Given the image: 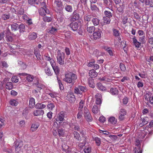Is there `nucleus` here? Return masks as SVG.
Wrapping results in <instances>:
<instances>
[{"label": "nucleus", "instance_id": "f257e3e1", "mask_svg": "<svg viewBox=\"0 0 153 153\" xmlns=\"http://www.w3.org/2000/svg\"><path fill=\"white\" fill-rule=\"evenodd\" d=\"M65 56V53H61L59 50L58 51L57 56V62L61 65H63L64 64V59Z\"/></svg>", "mask_w": 153, "mask_h": 153}, {"label": "nucleus", "instance_id": "f03ea898", "mask_svg": "<svg viewBox=\"0 0 153 153\" xmlns=\"http://www.w3.org/2000/svg\"><path fill=\"white\" fill-rule=\"evenodd\" d=\"M87 91L86 86L81 85H78L77 87H76L74 88V92L75 94H81V92H85Z\"/></svg>", "mask_w": 153, "mask_h": 153}, {"label": "nucleus", "instance_id": "7ed1b4c3", "mask_svg": "<svg viewBox=\"0 0 153 153\" xmlns=\"http://www.w3.org/2000/svg\"><path fill=\"white\" fill-rule=\"evenodd\" d=\"M79 13L78 10H74L72 16L71 18V21L74 22L78 20L80 18Z\"/></svg>", "mask_w": 153, "mask_h": 153}, {"label": "nucleus", "instance_id": "20e7f679", "mask_svg": "<svg viewBox=\"0 0 153 153\" xmlns=\"http://www.w3.org/2000/svg\"><path fill=\"white\" fill-rule=\"evenodd\" d=\"M15 147V151L16 152H19L20 150V148L23 145V141L21 140H19L14 142Z\"/></svg>", "mask_w": 153, "mask_h": 153}, {"label": "nucleus", "instance_id": "39448f33", "mask_svg": "<svg viewBox=\"0 0 153 153\" xmlns=\"http://www.w3.org/2000/svg\"><path fill=\"white\" fill-rule=\"evenodd\" d=\"M148 127H147L145 129V130L142 131H139L138 133L140 134L139 135V138H141V139H143L145 137L148 133H149V131L151 130L150 129H148Z\"/></svg>", "mask_w": 153, "mask_h": 153}, {"label": "nucleus", "instance_id": "423d86ee", "mask_svg": "<svg viewBox=\"0 0 153 153\" xmlns=\"http://www.w3.org/2000/svg\"><path fill=\"white\" fill-rule=\"evenodd\" d=\"M65 116V113L63 111H61L57 115V117L56 119V121L57 122H59V123H60V122H62L64 120V117Z\"/></svg>", "mask_w": 153, "mask_h": 153}, {"label": "nucleus", "instance_id": "0eeeda50", "mask_svg": "<svg viewBox=\"0 0 153 153\" xmlns=\"http://www.w3.org/2000/svg\"><path fill=\"white\" fill-rule=\"evenodd\" d=\"M102 31L100 29L95 30L93 34L94 38L95 39H100L101 37Z\"/></svg>", "mask_w": 153, "mask_h": 153}, {"label": "nucleus", "instance_id": "6e6552de", "mask_svg": "<svg viewBox=\"0 0 153 153\" xmlns=\"http://www.w3.org/2000/svg\"><path fill=\"white\" fill-rule=\"evenodd\" d=\"M39 14L40 15L43 17L48 13H50L49 10L47 8L45 9L43 7H41L39 10Z\"/></svg>", "mask_w": 153, "mask_h": 153}, {"label": "nucleus", "instance_id": "1a4fd4ad", "mask_svg": "<svg viewBox=\"0 0 153 153\" xmlns=\"http://www.w3.org/2000/svg\"><path fill=\"white\" fill-rule=\"evenodd\" d=\"M148 121V118L147 117H144L141 118L139 121L140 123L139 126L142 127L143 125L147 124Z\"/></svg>", "mask_w": 153, "mask_h": 153}, {"label": "nucleus", "instance_id": "9d476101", "mask_svg": "<svg viewBox=\"0 0 153 153\" xmlns=\"http://www.w3.org/2000/svg\"><path fill=\"white\" fill-rule=\"evenodd\" d=\"M69 27L74 31H76L78 27V24L77 22L71 23L69 25Z\"/></svg>", "mask_w": 153, "mask_h": 153}, {"label": "nucleus", "instance_id": "9b49d317", "mask_svg": "<svg viewBox=\"0 0 153 153\" xmlns=\"http://www.w3.org/2000/svg\"><path fill=\"white\" fill-rule=\"evenodd\" d=\"M87 31L90 33H92L93 32H94L95 31V27L94 26H90L89 25L88 22H87L86 24L85 25Z\"/></svg>", "mask_w": 153, "mask_h": 153}, {"label": "nucleus", "instance_id": "f8f14e48", "mask_svg": "<svg viewBox=\"0 0 153 153\" xmlns=\"http://www.w3.org/2000/svg\"><path fill=\"white\" fill-rule=\"evenodd\" d=\"M51 16V15L49 14V13H48L43 17L42 19L45 22H50L52 20Z\"/></svg>", "mask_w": 153, "mask_h": 153}, {"label": "nucleus", "instance_id": "ddd939ff", "mask_svg": "<svg viewBox=\"0 0 153 153\" xmlns=\"http://www.w3.org/2000/svg\"><path fill=\"white\" fill-rule=\"evenodd\" d=\"M95 97L96 98V103L97 105L100 104L102 102L101 94H100L97 93L95 95Z\"/></svg>", "mask_w": 153, "mask_h": 153}, {"label": "nucleus", "instance_id": "4468645a", "mask_svg": "<svg viewBox=\"0 0 153 153\" xmlns=\"http://www.w3.org/2000/svg\"><path fill=\"white\" fill-rule=\"evenodd\" d=\"M135 145L138 147V148L135 151V153H142V150L140 149V141L139 140H136L135 141Z\"/></svg>", "mask_w": 153, "mask_h": 153}, {"label": "nucleus", "instance_id": "2eb2a0df", "mask_svg": "<svg viewBox=\"0 0 153 153\" xmlns=\"http://www.w3.org/2000/svg\"><path fill=\"white\" fill-rule=\"evenodd\" d=\"M145 99L150 104L153 105V96H151L150 94H147L145 95Z\"/></svg>", "mask_w": 153, "mask_h": 153}, {"label": "nucleus", "instance_id": "dca6fc26", "mask_svg": "<svg viewBox=\"0 0 153 153\" xmlns=\"http://www.w3.org/2000/svg\"><path fill=\"white\" fill-rule=\"evenodd\" d=\"M133 43L136 48H139L141 45V42L138 41L135 36H134L133 38Z\"/></svg>", "mask_w": 153, "mask_h": 153}, {"label": "nucleus", "instance_id": "f3484780", "mask_svg": "<svg viewBox=\"0 0 153 153\" xmlns=\"http://www.w3.org/2000/svg\"><path fill=\"white\" fill-rule=\"evenodd\" d=\"M57 31V28L53 27L47 30V32L48 33L52 34H54L56 33Z\"/></svg>", "mask_w": 153, "mask_h": 153}, {"label": "nucleus", "instance_id": "a211bd4d", "mask_svg": "<svg viewBox=\"0 0 153 153\" xmlns=\"http://www.w3.org/2000/svg\"><path fill=\"white\" fill-rule=\"evenodd\" d=\"M35 84L37 86L38 88L37 90H33V92L34 94L37 93L38 92V91H40L42 89L44 88V86L43 85H39V82L38 81H37L36 83H35Z\"/></svg>", "mask_w": 153, "mask_h": 153}, {"label": "nucleus", "instance_id": "6ab92c4d", "mask_svg": "<svg viewBox=\"0 0 153 153\" xmlns=\"http://www.w3.org/2000/svg\"><path fill=\"white\" fill-rule=\"evenodd\" d=\"M44 114V111L42 110H36L33 112V114L35 116H39L43 115Z\"/></svg>", "mask_w": 153, "mask_h": 153}, {"label": "nucleus", "instance_id": "aec40b11", "mask_svg": "<svg viewBox=\"0 0 153 153\" xmlns=\"http://www.w3.org/2000/svg\"><path fill=\"white\" fill-rule=\"evenodd\" d=\"M6 40L7 42H12L14 40V39L11 34H7L5 37Z\"/></svg>", "mask_w": 153, "mask_h": 153}, {"label": "nucleus", "instance_id": "412c9836", "mask_svg": "<svg viewBox=\"0 0 153 153\" xmlns=\"http://www.w3.org/2000/svg\"><path fill=\"white\" fill-rule=\"evenodd\" d=\"M37 37V34L36 33L33 32L29 33L28 38L29 39L33 40L35 39Z\"/></svg>", "mask_w": 153, "mask_h": 153}, {"label": "nucleus", "instance_id": "4be33fe9", "mask_svg": "<svg viewBox=\"0 0 153 153\" xmlns=\"http://www.w3.org/2000/svg\"><path fill=\"white\" fill-rule=\"evenodd\" d=\"M62 148L63 150L66 152V153H70L71 151V148L69 147L65 144H62Z\"/></svg>", "mask_w": 153, "mask_h": 153}, {"label": "nucleus", "instance_id": "5701e85b", "mask_svg": "<svg viewBox=\"0 0 153 153\" xmlns=\"http://www.w3.org/2000/svg\"><path fill=\"white\" fill-rule=\"evenodd\" d=\"M35 105V99L32 98H30L29 100V107L31 108H33Z\"/></svg>", "mask_w": 153, "mask_h": 153}, {"label": "nucleus", "instance_id": "b1692460", "mask_svg": "<svg viewBox=\"0 0 153 153\" xmlns=\"http://www.w3.org/2000/svg\"><path fill=\"white\" fill-rule=\"evenodd\" d=\"M92 77H89L88 79V83L89 86L92 88H94L95 87L94 82V80Z\"/></svg>", "mask_w": 153, "mask_h": 153}, {"label": "nucleus", "instance_id": "393cba45", "mask_svg": "<svg viewBox=\"0 0 153 153\" xmlns=\"http://www.w3.org/2000/svg\"><path fill=\"white\" fill-rule=\"evenodd\" d=\"M108 121L111 124L113 125L116 124L117 121V119L114 117H110L108 119Z\"/></svg>", "mask_w": 153, "mask_h": 153}, {"label": "nucleus", "instance_id": "a878e982", "mask_svg": "<svg viewBox=\"0 0 153 153\" xmlns=\"http://www.w3.org/2000/svg\"><path fill=\"white\" fill-rule=\"evenodd\" d=\"M84 117L85 120L88 122H91L93 120V118L90 114H84Z\"/></svg>", "mask_w": 153, "mask_h": 153}, {"label": "nucleus", "instance_id": "bb28decb", "mask_svg": "<svg viewBox=\"0 0 153 153\" xmlns=\"http://www.w3.org/2000/svg\"><path fill=\"white\" fill-rule=\"evenodd\" d=\"M19 25L16 23H14L11 25V30L15 31L17 30L19 28Z\"/></svg>", "mask_w": 153, "mask_h": 153}, {"label": "nucleus", "instance_id": "cd10ccee", "mask_svg": "<svg viewBox=\"0 0 153 153\" xmlns=\"http://www.w3.org/2000/svg\"><path fill=\"white\" fill-rule=\"evenodd\" d=\"M94 26L98 25L100 23V20L97 18L93 17L91 21Z\"/></svg>", "mask_w": 153, "mask_h": 153}, {"label": "nucleus", "instance_id": "c85d7f7f", "mask_svg": "<svg viewBox=\"0 0 153 153\" xmlns=\"http://www.w3.org/2000/svg\"><path fill=\"white\" fill-rule=\"evenodd\" d=\"M18 28L19 29L20 33H23L25 31V27L24 24H22L19 25Z\"/></svg>", "mask_w": 153, "mask_h": 153}, {"label": "nucleus", "instance_id": "c756f323", "mask_svg": "<svg viewBox=\"0 0 153 153\" xmlns=\"http://www.w3.org/2000/svg\"><path fill=\"white\" fill-rule=\"evenodd\" d=\"M45 107V105L40 103H37L35 105V107L36 109H42Z\"/></svg>", "mask_w": 153, "mask_h": 153}, {"label": "nucleus", "instance_id": "7c9ffc66", "mask_svg": "<svg viewBox=\"0 0 153 153\" xmlns=\"http://www.w3.org/2000/svg\"><path fill=\"white\" fill-rule=\"evenodd\" d=\"M67 97L69 100H70L72 101L75 100V97L73 93L68 94Z\"/></svg>", "mask_w": 153, "mask_h": 153}, {"label": "nucleus", "instance_id": "2f4dec72", "mask_svg": "<svg viewBox=\"0 0 153 153\" xmlns=\"http://www.w3.org/2000/svg\"><path fill=\"white\" fill-rule=\"evenodd\" d=\"M13 88V84L11 82H7L6 85V88L9 90H10Z\"/></svg>", "mask_w": 153, "mask_h": 153}, {"label": "nucleus", "instance_id": "473e14b6", "mask_svg": "<svg viewBox=\"0 0 153 153\" xmlns=\"http://www.w3.org/2000/svg\"><path fill=\"white\" fill-rule=\"evenodd\" d=\"M65 9L67 12L71 13L73 11V8L71 5H66L65 7Z\"/></svg>", "mask_w": 153, "mask_h": 153}, {"label": "nucleus", "instance_id": "72a5a7b5", "mask_svg": "<svg viewBox=\"0 0 153 153\" xmlns=\"http://www.w3.org/2000/svg\"><path fill=\"white\" fill-rule=\"evenodd\" d=\"M97 74L94 70H91L89 72V75L90 76H97Z\"/></svg>", "mask_w": 153, "mask_h": 153}, {"label": "nucleus", "instance_id": "f704fd0d", "mask_svg": "<svg viewBox=\"0 0 153 153\" xmlns=\"http://www.w3.org/2000/svg\"><path fill=\"white\" fill-rule=\"evenodd\" d=\"M19 65L20 66L22 69H25L27 67V65L26 64L23 63L21 61H19L18 62Z\"/></svg>", "mask_w": 153, "mask_h": 153}, {"label": "nucleus", "instance_id": "c9c22d12", "mask_svg": "<svg viewBox=\"0 0 153 153\" xmlns=\"http://www.w3.org/2000/svg\"><path fill=\"white\" fill-rule=\"evenodd\" d=\"M93 17V16L92 15H88L84 17V20L85 22H87L88 23V22L90 20H91L92 21V19Z\"/></svg>", "mask_w": 153, "mask_h": 153}, {"label": "nucleus", "instance_id": "e433bc0d", "mask_svg": "<svg viewBox=\"0 0 153 153\" xmlns=\"http://www.w3.org/2000/svg\"><path fill=\"white\" fill-rule=\"evenodd\" d=\"M91 148L90 146H86L84 150V151L85 153H90L91 151Z\"/></svg>", "mask_w": 153, "mask_h": 153}, {"label": "nucleus", "instance_id": "4c0bfd02", "mask_svg": "<svg viewBox=\"0 0 153 153\" xmlns=\"http://www.w3.org/2000/svg\"><path fill=\"white\" fill-rule=\"evenodd\" d=\"M98 88L102 91H105L106 90V88L101 83H98L97 84Z\"/></svg>", "mask_w": 153, "mask_h": 153}, {"label": "nucleus", "instance_id": "58836bf2", "mask_svg": "<svg viewBox=\"0 0 153 153\" xmlns=\"http://www.w3.org/2000/svg\"><path fill=\"white\" fill-rule=\"evenodd\" d=\"M52 68L56 75L57 76L58 75L60 72V70L58 67L56 65L53 67Z\"/></svg>", "mask_w": 153, "mask_h": 153}, {"label": "nucleus", "instance_id": "ea45409f", "mask_svg": "<svg viewBox=\"0 0 153 153\" xmlns=\"http://www.w3.org/2000/svg\"><path fill=\"white\" fill-rule=\"evenodd\" d=\"M84 105V101L82 100L79 103V107L78 110L79 111H82V109Z\"/></svg>", "mask_w": 153, "mask_h": 153}, {"label": "nucleus", "instance_id": "a19ab883", "mask_svg": "<svg viewBox=\"0 0 153 153\" xmlns=\"http://www.w3.org/2000/svg\"><path fill=\"white\" fill-rule=\"evenodd\" d=\"M145 1L146 5L151 7H153V0H145Z\"/></svg>", "mask_w": 153, "mask_h": 153}, {"label": "nucleus", "instance_id": "79ce46f5", "mask_svg": "<svg viewBox=\"0 0 153 153\" xmlns=\"http://www.w3.org/2000/svg\"><path fill=\"white\" fill-rule=\"evenodd\" d=\"M118 90L115 88H111L110 89V93L112 95H116L118 93Z\"/></svg>", "mask_w": 153, "mask_h": 153}, {"label": "nucleus", "instance_id": "37998d69", "mask_svg": "<svg viewBox=\"0 0 153 153\" xmlns=\"http://www.w3.org/2000/svg\"><path fill=\"white\" fill-rule=\"evenodd\" d=\"M24 13V10L23 8H20L18 12V17L19 18L21 16L23 15Z\"/></svg>", "mask_w": 153, "mask_h": 153}, {"label": "nucleus", "instance_id": "c03bdc74", "mask_svg": "<svg viewBox=\"0 0 153 153\" xmlns=\"http://www.w3.org/2000/svg\"><path fill=\"white\" fill-rule=\"evenodd\" d=\"M103 20L104 23L109 24L110 23L111 19L110 18L104 16L103 17Z\"/></svg>", "mask_w": 153, "mask_h": 153}, {"label": "nucleus", "instance_id": "a18cd8bd", "mask_svg": "<svg viewBox=\"0 0 153 153\" xmlns=\"http://www.w3.org/2000/svg\"><path fill=\"white\" fill-rule=\"evenodd\" d=\"M104 13L105 16L110 18L112 16V13L110 11L108 10H105L104 12Z\"/></svg>", "mask_w": 153, "mask_h": 153}, {"label": "nucleus", "instance_id": "49530a36", "mask_svg": "<svg viewBox=\"0 0 153 153\" xmlns=\"http://www.w3.org/2000/svg\"><path fill=\"white\" fill-rule=\"evenodd\" d=\"M47 108L50 111H52L53 109L55 107V105L54 103H51L48 104Z\"/></svg>", "mask_w": 153, "mask_h": 153}, {"label": "nucleus", "instance_id": "de8ad7c7", "mask_svg": "<svg viewBox=\"0 0 153 153\" xmlns=\"http://www.w3.org/2000/svg\"><path fill=\"white\" fill-rule=\"evenodd\" d=\"M99 79L101 82H110L111 80L108 77H100Z\"/></svg>", "mask_w": 153, "mask_h": 153}, {"label": "nucleus", "instance_id": "09e8293b", "mask_svg": "<svg viewBox=\"0 0 153 153\" xmlns=\"http://www.w3.org/2000/svg\"><path fill=\"white\" fill-rule=\"evenodd\" d=\"M39 126L38 124H33L31 126V130L32 131H34L37 129Z\"/></svg>", "mask_w": 153, "mask_h": 153}, {"label": "nucleus", "instance_id": "8fccbe9b", "mask_svg": "<svg viewBox=\"0 0 153 153\" xmlns=\"http://www.w3.org/2000/svg\"><path fill=\"white\" fill-rule=\"evenodd\" d=\"M104 49L106 50L108 52L110 56L113 55V52L112 50L110 49V47L105 46Z\"/></svg>", "mask_w": 153, "mask_h": 153}, {"label": "nucleus", "instance_id": "3c124183", "mask_svg": "<svg viewBox=\"0 0 153 153\" xmlns=\"http://www.w3.org/2000/svg\"><path fill=\"white\" fill-rule=\"evenodd\" d=\"M10 104L13 106H16L18 104V102L16 100H11L10 102Z\"/></svg>", "mask_w": 153, "mask_h": 153}, {"label": "nucleus", "instance_id": "603ef678", "mask_svg": "<svg viewBox=\"0 0 153 153\" xmlns=\"http://www.w3.org/2000/svg\"><path fill=\"white\" fill-rule=\"evenodd\" d=\"M92 112L94 114H97L98 113L99 111V110L97 106L96 105H94L92 108Z\"/></svg>", "mask_w": 153, "mask_h": 153}, {"label": "nucleus", "instance_id": "864d4df0", "mask_svg": "<svg viewBox=\"0 0 153 153\" xmlns=\"http://www.w3.org/2000/svg\"><path fill=\"white\" fill-rule=\"evenodd\" d=\"M74 137L78 140H80V135L76 131H74Z\"/></svg>", "mask_w": 153, "mask_h": 153}, {"label": "nucleus", "instance_id": "5fc2aeb1", "mask_svg": "<svg viewBox=\"0 0 153 153\" xmlns=\"http://www.w3.org/2000/svg\"><path fill=\"white\" fill-rule=\"evenodd\" d=\"M94 140L95 141V143L97 146H99L101 143V139L98 137H95Z\"/></svg>", "mask_w": 153, "mask_h": 153}, {"label": "nucleus", "instance_id": "6e6d98bb", "mask_svg": "<svg viewBox=\"0 0 153 153\" xmlns=\"http://www.w3.org/2000/svg\"><path fill=\"white\" fill-rule=\"evenodd\" d=\"M10 18V15L9 13L3 14L2 15V19L4 20H7Z\"/></svg>", "mask_w": 153, "mask_h": 153}, {"label": "nucleus", "instance_id": "4d7b16f0", "mask_svg": "<svg viewBox=\"0 0 153 153\" xmlns=\"http://www.w3.org/2000/svg\"><path fill=\"white\" fill-rule=\"evenodd\" d=\"M65 76H74L75 74H74L69 71H67L65 72Z\"/></svg>", "mask_w": 153, "mask_h": 153}, {"label": "nucleus", "instance_id": "13d9d810", "mask_svg": "<svg viewBox=\"0 0 153 153\" xmlns=\"http://www.w3.org/2000/svg\"><path fill=\"white\" fill-rule=\"evenodd\" d=\"M21 79H23V78H25L24 79H25V81L27 82H31L33 79V77H20Z\"/></svg>", "mask_w": 153, "mask_h": 153}, {"label": "nucleus", "instance_id": "bf43d9fd", "mask_svg": "<svg viewBox=\"0 0 153 153\" xmlns=\"http://www.w3.org/2000/svg\"><path fill=\"white\" fill-rule=\"evenodd\" d=\"M63 80L68 83H71L72 82V79L71 77H65Z\"/></svg>", "mask_w": 153, "mask_h": 153}, {"label": "nucleus", "instance_id": "052dcab7", "mask_svg": "<svg viewBox=\"0 0 153 153\" xmlns=\"http://www.w3.org/2000/svg\"><path fill=\"white\" fill-rule=\"evenodd\" d=\"M54 4L58 7H60L62 6V2L59 0H56Z\"/></svg>", "mask_w": 153, "mask_h": 153}, {"label": "nucleus", "instance_id": "680f3d73", "mask_svg": "<svg viewBox=\"0 0 153 153\" xmlns=\"http://www.w3.org/2000/svg\"><path fill=\"white\" fill-rule=\"evenodd\" d=\"M57 80L58 84L59 85V88L61 90H63V86L62 84L61 81L59 79L58 77H57Z\"/></svg>", "mask_w": 153, "mask_h": 153}, {"label": "nucleus", "instance_id": "e2e57ef3", "mask_svg": "<svg viewBox=\"0 0 153 153\" xmlns=\"http://www.w3.org/2000/svg\"><path fill=\"white\" fill-rule=\"evenodd\" d=\"M0 65L5 68H7L8 67L7 63L4 61H1L0 62Z\"/></svg>", "mask_w": 153, "mask_h": 153}, {"label": "nucleus", "instance_id": "0e129e2a", "mask_svg": "<svg viewBox=\"0 0 153 153\" xmlns=\"http://www.w3.org/2000/svg\"><path fill=\"white\" fill-rule=\"evenodd\" d=\"M82 111H79L78 112L77 114V118L78 119H80L82 117Z\"/></svg>", "mask_w": 153, "mask_h": 153}, {"label": "nucleus", "instance_id": "69168bd1", "mask_svg": "<svg viewBox=\"0 0 153 153\" xmlns=\"http://www.w3.org/2000/svg\"><path fill=\"white\" fill-rule=\"evenodd\" d=\"M124 7L123 5H121L117 8V10L120 13H123V11Z\"/></svg>", "mask_w": 153, "mask_h": 153}, {"label": "nucleus", "instance_id": "338daca9", "mask_svg": "<svg viewBox=\"0 0 153 153\" xmlns=\"http://www.w3.org/2000/svg\"><path fill=\"white\" fill-rule=\"evenodd\" d=\"M103 3L105 6H108L110 5L111 2V0H109V1L108 0H103Z\"/></svg>", "mask_w": 153, "mask_h": 153}, {"label": "nucleus", "instance_id": "774afa93", "mask_svg": "<svg viewBox=\"0 0 153 153\" xmlns=\"http://www.w3.org/2000/svg\"><path fill=\"white\" fill-rule=\"evenodd\" d=\"M147 61L150 62L151 61L153 62V55L150 56H147L146 58Z\"/></svg>", "mask_w": 153, "mask_h": 153}]
</instances>
